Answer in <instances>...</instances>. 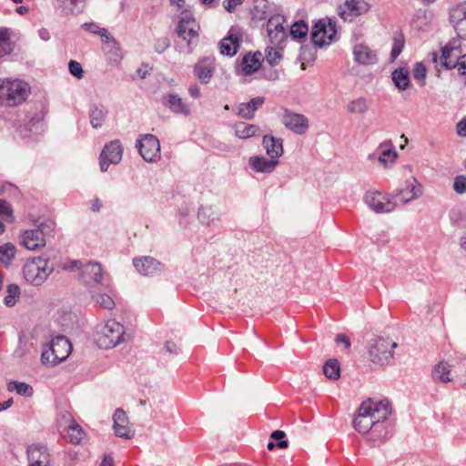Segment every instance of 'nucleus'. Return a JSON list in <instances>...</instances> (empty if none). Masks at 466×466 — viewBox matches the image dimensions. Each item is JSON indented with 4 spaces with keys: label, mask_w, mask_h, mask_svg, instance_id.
Here are the masks:
<instances>
[{
    "label": "nucleus",
    "mask_w": 466,
    "mask_h": 466,
    "mask_svg": "<svg viewBox=\"0 0 466 466\" xmlns=\"http://www.w3.org/2000/svg\"><path fill=\"white\" fill-rule=\"evenodd\" d=\"M422 186L415 178L412 179V182L410 181V193L411 194L410 200L420 198L422 195Z\"/></svg>",
    "instance_id": "nucleus-54"
},
{
    "label": "nucleus",
    "mask_w": 466,
    "mask_h": 466,
    "mask_svg": "<svg viewBox=\"0 0 466 466\" xmlns=\"http://www.w3.org/2000/svg\"><path fill=\"white\" fill-rule=\"evenodd\" d=\"M93 299L96 301V304L99 306L105 308V309H112L115 306V302L112 299V298L107 294H94Z\"/></svg>",
    "instance_id": "nucleus-48"
},
{
    "label": "nucleus",
    "mask_w": 466,
    "mask_h": 466,
    "mask_svg": "<svg viewBox=\"0 0 466 466\" xmlns=\"http://www.w3.org/2000/svg\"><path fill=\"white\" fill-rule=\"evenodd\" d=\"M392 81L399 89L408 87V69L401 67L392 72Z\"/></svg>",
    "instance_id": "nucleus-40"
},
{
    "label": "nucleus",
    "mask_w": 466,
    "mask_h": 466,
    "mask_svg": "<svg viewBox=\"0 0 466 466\" xmlns=\"http://www.w3.org/2000/svg\"><path fill=\"white\" fill-rule=\"evenodd\" d=\"M323 372L329 380H338L340 376V368L337 360H329L323 366Z\"/></svg>",
    "instance_id": "nucleus-37"
},
{
    "label": "nucleus",
    "mask_w": 466,
    "mask_h": 466,
    "mask_svg": "<svg viewBox=\"0 0 466 466\" xmlns=\"http://www.w3.org/2000/svg\"><path fill=\"white\" fill-rule=\"evenodd\" d=\"M369 9V4L364 0H346L339 14L344 21H352L354 17L365 14Z\"/></svg>",
    "instance_id": "nucleus-20"
},
{
    "label": "nucleus",
    "mask_w": 466,
    "mask_h": 466,
    "mask_svg": "<svg viewBox=\"0 0 466 466\" xmlns=\"http://www.w3.org/2000/svg\"><path fill=\"white\" fill-rule=\"evenodd\" d=\"M284 22L285 18L280 15L271 16L267 22L268 38L273 46H281L287 38Z\"/></svg>",
    "instance_id": "nucleus-15"
},
{
    "label": "nucleus",
    "mask_w": 466,
    "mask_h": 466,
    "mask_svg": "<svg viewBox=\"0 0 466 466\" xmlns=\"http://www.w3.org/2000/svg\"><path fill=\"white\" fill-rule=\"evenodd\" d=\"M198 218L203 225L209 226L219 220V214L212 207H201L198 212Z\"/></svg>",
    "instance_id": "nucleus-34"
},
{
    "label": "nucleus",
    "mask_w": 466,
    "mask_h": 466,
    "mask_svg": "<svg viewBox=\"0 0 466 466\" xmlns=\"http://www.w3.org/2000/svg\"><path fill=\"white\" fill-rule=\"evenodd\" d=\"M6 293L4 299L5 305L9 308L15 306L20 296V288L16 284H10L7 286Z\"/></svg>",
    "instance_id": "nucleus-42"
},
{
    "label": "nucleus",
    "mask_w": 466,
    "mask_h": 466,
    "mask_svg": "<svg viewBox=\"0 0 466 466\" xmlns=\"http://www.w3.org/2000/svg\"><path fill=\"white\" fill-rule=\"evenodd\" d=\"M216 69L215 58L204 57L194 66V74L201 84H208Z\"/></svg>",
    "instance_id": "nucleus-22"
},
{
    "label": "nucleus",
    "mask_w": 466,
    "mask_h": 466,
    "mask_svg": "<svg viewBox=\"0 0 466 466\" xmlns=\"http://www.w3.org/2000/svg\"><path fill=\"white\" fill-rule=\"evenodd\" d=\"M165 348L168 353L175 355H177L179 350L177 344L172 341H167Z\"/></svg>",
    "instance_id": "nucleus-62"
},
{
    "label": "nucleus",
    "mask_w": 466,
    "mask_h": 466,
    "mask_svg": "<svg viewBox=\"0 0 466 466\" xmlns=\"http://www.w3.org/2000/svg\"><path fill=\"white\" fill-rule=\"evenodd\" d=\"M450 21L459 33V27L466 25V4H461L450 11Z\"/></svg>",
    "instance_id": "nucleus-30"
},
{
    "label": "nucleus",
    "mask_w": 466,
    "mask_h": 466,
    "mask_svg": "<svg viewBox=\"0 0 466 466\" xmlns=\"http://www.w3.org/2000/svg\"><path fill=\"white\" fill-rule=\"evenodd\" d=\"M281 50L280 46H275L266 49V59L270 66H275L279 62Z\"/></svg>",
    "instance_id": "nucleus-45"
},
{
    "label": "nucleus",
    "mask_w": 466,
    "mask_h": 466,
    "mask_svg": "<svg viewBox=\"0 0 466 466\" xmlns=\"http://www.w3.org/2000/svg\"><path fill=\"white\" fill-rule=\"evenodd\" d=\"M106 116V111L103 107L95 106L89 114L90 124L94 128L101 127Z\"/></svg>",
    "instance_id": "nucleus-41"
},
{
    "label": "nucleus",
    "mask_w": 466,
    "mask_h": 466,
    "mask_svg": "<svg viewBox=\"0 0 466 466\" xmlns=\"http://www.w3.org/2000/svg\"><path fill=\"white\" fill-rule=\"evenodd\" d=\"M163 104L168 107L174 114L188 116L190 107L184 103L183 99L176 94H167L163 98Z\"/></svg>",
    "instance_id": "nucleus-25"
},
{
    "label": "nucleus",
    "mask_w": 466,
    "mask_h": 466,
    "mask_svg": "<svg viewBox=\"0 0 466 466\" xmlns=\"http://www.w3.org/2000/svg\"><path fill=\"white\" fill-rule=\"evenodd\" d=\"M244 0H225L224 7L228 12H233L236 7L243 3Z\"/></svg>",
    "instance_id": "nucleus-58"
},
{
    "label": "nucleus",
    "mask_w": 466,
    "mask_h": 466,
    "mask_svg": "<svg viewBox=\"0 0 466 466\" xmlns=\"http://www.w3.org/2000/svg\"><path fill=\"white\" fill-rule=\"evenodd\" d=\"M370 108L366 98L359 97L350 101L347 106V110L352 114H365Z\"/></svg>",
    "instance_id": "nucleus-36"
},
{
    "label": "nucleus",
    "mask_w": 466,
    "mask_h": 466,
    "mask_svg": "<svg viewBox=\"0 0 466 466\" xmlns=\"http://www.w3.org/2000/svg\"><path fill=\"white\" fill-rule=\"evenodd\" d=\"M286 434L283 431H274L270 438L273 440L278 441L277 447L279 449H286L289 446V442L287 440H285Z\"/></svg>",
    "instance_id": "nucleus-52"
},
{
    "label": "nucleus",
    "mask_w": 466,
    "mask_h": 466,
    "mask_svg": "<svg viewBox=\"0 0 466 466\" xmlns=\"http://www.w3.org/2000/svg\"><path fill=\"white\" fill-rule=\"evenodd\" d=\"M248 164L256 172L271 173L279 164V160L254 156L249 158Z\"/></svg>",
    "instance_id": "nucleus-27"
},
{
    "label": "nucleus",
    "mask_w": 466,
    "mask_h": 466,
    "mask_svg": "<svg viewBox=\"0 0 466 466\" xmlns=\"http://www.w3.org/2000/svg\"><path fill=\"white\" fill-rule=\"evenodd\" d=\"M125 335L124 326L114 319H110L97 333L96 341L101 349H111L123 342Z\"/></svg>",
    "instance_id": "nucleus-8"
},
{
    "label": "nucleus",
    "mask_w": 466,
    "mask_h": 466,
    "mask_svg": "<svg viewBox=\"0 0 466 466\" xmlns=\"http://www.w3.org/2000/svg\"><path fill=\"white\" fill-rule=\"evenodd\" d=\"M377 157L380 164L384 167H390L397 159L398 154L390 141L380 143L372 155L369 158Z\"/></svg>",
    "instance_id": "nucleus-19"
},
{
    "label": "nucleus",
    "mask_w": 466,
    "mask_h": 466,
    "mask_svg": "<svg viewBox=\"0 0 466 466\" xmlns=\"http://www.w3.org/2000/svg\"><path fill=\"white\" fill-rule=\"evenodd\" d=\"M54 266L46 256L35 257L23 267L25 279L33 286H41L54 271Z\"/></svg>",
    "instance_id": "nucleus-3"
},
{
    "label": "nucleus",
    "mask_w": 466,
    "mask_h": 466,
    "mask_svg": "<svg viewBox=\"0 0 466 466\" xmlns=\"http://www.w3.org/2000/svg\"><path fill=\"white\" fill-rule=\"evenodd\" d=\"M235 136L240 139H248L256 136L260 128L257 125L248 124L246 122H237L233 126Z\"/></svg>",
    "instance_id": "nucleus-29"
},
{
    "label": "nucleus",
    "mask_w": 466,
    "mask_h": 466,
    "mask_svg": "<svg viewBox=\"0 0 466 466\" xmlns=\"http://www.w3.org/2000/svg\"><path fill=\"white\" fill-rule=\"evenodd\" d=\"M308 25L304 21L300 20L292 25L290 34L293 38L299 39L305 37L308 34Z\"/></svg>",
    "instance_id": "nucleus-46"
},
{
    "label": "nucleus",
    "mask_w": 466,
    "mask_h": 466,
    "mask_svg": "<svg viewBox=\"0 0 466 466\" xmlns=\"http://www.w3.org/2000/svg\"><path fill=\"white\" fill-rule=\"evenodd\" d=\"M391 407L388 400L369 399L359 407L353 419V428L360 434L367 435L369 441L377 444L388 440L392 434L389 420Z\"/></svg>",
    "instance_id": "nucleus-1"
},
{
    "label": "nucleus",
    "mask_w": 466,
    "mask_h": 466,
    "mask_svg": "<svg viewBox=\"0 0 466 466\" xmlns=\"http://www.w3.org/2000/svg\"><path fill=\"white\" fill-rule=\"evenodd\" d=\"M170 46V41L167 36H162L156 39L154 44V49L157 53H164Z\"/></svg>",
    "instance_id": "nucleus-53"
},
{
    "label": "nucleus",
    "mask_w": 466,
    "mask_h": 466,
    "mask_svg": "<svg viewBox=\"0 0 466 466\" xmlns=\"http://www.w3.org/2000/svg\"><path fill=\"white\" fill-rule=\"evenodd\" d=\"M453 190L460 195L466 193V176L459 175L454 177Z\"/></svg>",
    "instance_id": "nucleus-50"
},
{
    "label": "nucleus",
    "mask_w": 466,
    "mask_h": 466,
    "mask_svg": "<svg viewBox=\"0 0 466 466\" xmlns=\"http://www.w3.org/2000/svg\"><path fill=\"white\" fill-rule=\"evenodd\" d=\"M65 270H78L79 279L81 281L89 287H94L97 284L108 287L109 284L106 282L104 273L100 264L96 262H88L83 265L79 260H72L63 265Z\"/></svg>",
    "instance_id": "nucleus-4"
},
{
    "label": "nucleus",
    "mask_w": 466,
    "mask_h": 466,
    "mask_svg": "<svg viewBox=\"0 0 466 466\" xmlns=\"http://www.w3.org/2000/svg\"><path fill=\"white\" fill-rule=\"evenodd\" d=\"M264 97L257 96L247 103H241L238 106L237 115L244 119L250 120L255 116V112L264 104Z\"/></svg>",
    "instance_id": "nucleus-24"
},
{
    "label": "nucleus",
    "mask_w": 466,
    "mask_h": 466,
    "mask_svg": "<svg viewBox=\"0 0 466 466\" xmlns=\"http://www.w3.org/2000/svg\"><path fill=\"white\" fill-rule=\"evenodd\" d=\"M356 62L362 65H371L377 61L375 53L367 46L357 45L353 50Z\"/></svg>",
    "instance_id": "nucleus-28"
},
{
    "label": "nucleus",
    "mask_w": 466,
    "mask_h": 466,
    "mask_svg": "<svg viewBox=\"0 0 466 466\" xmlns=\"http://www.w3.org/2000/svg\"><path fill=\"white\" fill-rule=\"evenodd\" d=\"M7 388L10 391L15 390L19 395L26 397L31 396L34 392L33 388L25 382L11 381Z\"/></svg>",
    "instance_id": "nucleus-43"
},
{
    "label": "nucleus",
    "mask_w": 466,
    "mask_h": 466,
    "mask_svg": "<svg viewBox=\"0 0 466 466\" xmlns=\"http://www.w3.org/2000/svg\"><path fill=\"white\" fill-rule=\"evenodd\" d=\"M336 342L342 343L346 349H349L350 347V341L349 338L344 334L337 335Z\"/></svg>",
    "instance_id": "nucleus-61"
},
{
    "label": "nucleus",
    "mask_w": 466,
    "mask_h": 466,
    "mask_svg": "<svg viewBox=\"0 0 466 466\" xmlns=\"http://www.w3.org/2000/svg\"><path fill=\"white\" fill-rule=\"evenodd\" d=\"M412 73L413 77L418 82L419 86H424L426 83V66L421 62H418L414 65Z\"/></svg>",
    "instance_id": "nucleus-47"
},
{
    "label": "nucleus",
    "mask_w": 466,
    "mask_h": 466,
    "mask_svg": "<svg viewBox=\"0 0 466 466\" xmlns=\"http://www.w3.org/2000/svg\"><path fill=\"white\" fill-rule=\"evenodd\" d=\"M465 50L461 37L451 39L442 48L439 57L440 65L445 69L455 68L458 61L462 57Z\"/></svg>",
    "instance_id": "nucleus-12"
},
{
    "label": "nucleus",
    "mask_w": 466,
    "mask_h": 466,
    "mask_svg": "<svg viewBox=\"0 0 466 466\" xmlns=\"http://www.w3.org/2000/svg\"><path fill=\"white\" fill-rule=\"evenodd\" d=\"M456 133L461 137H466V116L461 118L456 125Z\"/></svg>",
    "instance_id": "nucleus-57"
},
{
    "label": "nucleus",
    "mask_w": 466,
    "mask_h": 466,
    "mask_svg": "<svg viewBox=\"0 0 466 466\" xmlns=\"http://www.w3.org/2000/svg\"><path fill=\"white\" fill-rule=\"evenodd\" d=\"M200 26L193 15L188 12H182L178 17L176 33L179 38L187 43V47L192 50L198 41Z\"/></svg>",
    "instance_id": "nucleus-9"
},
{
    "label": "nucleus",
    "mask_w": 466,
    "mask_h": 466,
    "mask_svg": "<svg viewBox=\"0 0 466 466\" xmlns=\"http://www.w3.org/2000/svg\"><path fill=\"white\" fill-rule=\"evenodd\" d=\"M28 351V345L27 342L23 340L22 338L19 339V343L17 348L14 351V356L15 358H23L25 353Z\"/></svg>",
    "instance_id": "nucleus-55"
},
{
    "label": "nucleus",
    "mask_w": 466,
    "mask_h": 466,
    "mask_svg": "<svg viewBox=\"0 0 466 466\" xmlns=\"http://www.w3.org/2000/svg\"><path fill=\"white\" fill-rule=\"evenodd\" d=\"M57 5L67 15H78L84 10L85 0H56Z\"/></svg>",
    "instance_id": "nucleus-33"
},
{
    "label": "nucleus",
    "mask_w": 466,
    "mask_h": 466,
    "mask_svg": "<svg viewBox=\"0 0 466 466\" xmlns=\"http://www.w3.org/2000/svg\"><path fill=\"white\" fill-rule=\"evenodd\" d=\"M82 27L91 34L100 35L103 39H105V41L111 40L114 43L116 42L106 28L99 27L96 23H85L83 24Z\"/></svg>",
    "instance_id": "nucleus-38"
},
{
    "label": "nucleus",
    "mask_w": 466,
    "mask_h": 466,
    "mask_svg": "<svg viewBox=\"0 0 466 466\" xmlns=\"http://www.w3.org/2000/svg\"><path fill=\"white\" fill-rule=\"evenodd\" d=\"M113 429L116 436L130 440L135 431L130 427L127 413L122 409H116L113 415Z\"/></svg>",
    "instance_id": "nucleus-17"
},
{
    "label": "nucleus",
    "mask_w": 466,
    "mask_h": 466,
    "mask_svg": "<svg viewBox=\"0 0 466 466\" xmlns=\"http://www.w3.org/2000/svg\"><path fill=\"white\" fill-rule=\"evenodd\" d=\"M241 35L238 29L231 28L228 35L218 43L219 52L223 56H233L239 48Z\"/></svg>",
    "instance_id": "nucleus-21"
},
{
    "label": "nucleus",
    "mask_w": 466,
    "mask_h": 466,
    "mask_svg": "<svg viewBox=\"0 0 466 466\" xmlns=\"http://www.w3.org/2000/svg\"><path fill=\"white\" fill-rule=\"evenodd\" d=\"M432 377L435 380L447 383L452 380L451 365L446 361H440L432 370Z\"/></svg>",
    "instance_id": "nucleus-32"
},
{
    "label": "nucleus",
    "mask_w": 466,
    "mask_h": 466,
    "mask_svg": "<svg viewBox=\"0 0 466 466\" xmlns=\"http://www.w3.org/2000/svg\"><path fill=\"white\" fill-rule=\"evenodd\" d=\"M0 219L6 222H11L13 220L11 206L4 199H0Z\"/></svg>",
    "instance_id": "nucleus-49"
},
{
    "label": "nucleus",
    "mask_w": 466,
    "mask_h": 466,
    "mask_svg": "<svg viewBox=\"0 0 466 466\" xmlns=\"http://www.w3.org/2000/svg\"><path fill=\"white\" fill-rule=\"evenodd\" d=\"M27 466H51V455L48 449L40 444H33L27 451Z\"/></svg>",
    "instance_id": "nucleus-18"
},
{
    "label": "nucleus",
    "mask_w": 466,
    "mask_h": 466,
    "mask_svg": "<svg viewBox=\"0 0 466 466\" xmlns=\"http://www.w3.org/2000/svg\"><path fill=\"white\" fill-rule=\"evenodd\" d=\"M72 345L64 336L53 339L49 346L43 350L41 360L43 364L56 366L64 361L71 353Z\"/></svg>",
    "instance_id": "nucleus-6"
},
{
    "label": "nucleus",
    "mask_w": 466,
    "mask_h": 466,
    "mask_svg": "<svg viewBox=\"0 0 466 466\" xmlns=\"http://www.w3.org/2000/svg\"><path fill=\"white\" fill-rule=\"evenodd\" d=\"M69 425L67 426V435L70 442L77 444L83 439L85 433L82 428L68 415Z\"/></svg>",
    "instance_id": "nucleus-35"
},
{
    "label": "nucleus",
    "mask_w": 466,
    "mask_h": 466,
    "mask_svg": "<svg viewBox=\"0 0 466 466\" xmlns=\"http://www.w3.org/2000/svg\"><path fill=\"white\" fill-rule=\"evenodd\" d=\"M123 146L118 139H115L106 144L99 157L100 170L106 172L110 164H118L123 157Z\"/></svg>",
    "instance_id": "nucleus-14"
},
{
    "label": "nucleus",
    "mask_w": 466,
    "mask_h": 466,
    "mask_svg": "<svg viewBox=\"0 0 466 466\" xmlns=\"http://www.w3.org/2000/svg\"><path fill=\"white\" fill-rule=\"evenodd\" d=\"M394 195H400L398 198V207L403 206L408 202L407 191L405 189H400Z\"/></svg>",
    "instance_id": "nucleus-60"
},
{
    "label": "nucleus",
    "mask_w": 466,
    "mask_h": 466,
    "mask_svg": "<svg viewBox=\"0 0 466 466\" xmlns=\"http://www.w3.org/2000/svg\"><path fill=\"white\" fill-rule=\"evenodd\" d=\"M261 54L259 52L253 55L247 54L244 56L241 63L242 71L245 75H250L258 71L261 66L260 64Z\"/></svg>",
    "instance_id": "nucleus-31"
},
{
    "label": "nucleus",
    "mask_w": 466,
    "mask_h": 466,
    "mask_svg": "<svg viewBox=\"0 0 466 466\" xmlns=\"http://www.w3.org/2000/svg\"><path fill=\"white\" fill-rule=\"evenodd\" d=\"M16 248L12 243H5L0 246V261L9 265L15 256Z\"/></svg>",
    "instance_id": "nucleus-39"
},
{
    "label": "nucleus",
    "mask_w": 466,
    "mask_h": 466,
    "mask_svg": "<svg viewBox=\"0 0 466 466\" xmlns=\"http://www.w3.org/2000/svg\"><path fill=\"white\" fill-rule=\"evenodd\" d=\"M404 47V39H395L394 44L391 49L390 56L391 59L394 60L398 57V56L401 53L402 49Z\"/></svg>",
    "instance_id": "nucleus-56"
},
{
    "label": "nucleus",
    "mask_w": 466,
    "mask_h": 466,
    "mask_svg": "<svg viewBox=\"0 0 466 466\" xmlns=\"http://www.w3.org/2000/svg\"><path fill=\"white\" fill-rule=\"evenodd\" d=\"M188 93L189 95L194 97V98H198L200 96V88L197 85H194V86H191L189 88H188Z\"/></svg>",
    "instance_id": "nucleus-63"
},
{
    "label": "nucleus",
    "mask_w": 466,
    "mask_h": 466,
    "mask_svg": "<svg viewBox=\"0 0 466 466\" xmlns=\"http://www.w3.org/2000/svg\"><path fill=\"white\" fill-rule=\"evenodd\" d=\"M282 123L286 128L298 135H303L309 129V120L302 115L286 110Z\"/></svg>",
    "instance_id": "nucleus-16"
},
{
    "label": "nucleus",
    "mask_w": 466,
    "mask_h": 466,
    "mask_svg": "<svg viewBox=\"0 0 466 466\" xmlns=\"http://www.w3.org/2000/svg\"><path fill=\"white\" fill-rule=\"evenodd\" d=\"M68 69L70 74L77 79H82L84 77V70L81 64L77 61L70 60L68 63Z\"/></svg>",
    "instance_id": "nucleus-51"
},
{
    "label": "nucleus",
    "mask_w": 466,
    "mask_h": 466,
    "mask_svg": "<svg viewBox=\"0 0 466 466\" xmlns=\"http://www.w3.org/2000/svg\"><path fill=\"white\" fill-rule=\"evenodd\" d=\"M136 269L144 276H153L161 271V263L151 257L137 258L133 259Z\"/></svg>",
    "instance_id": "nucleus-23"
},
{
    "label": "nucleus",
    "mask_w": 466,
    "mask_h": 466,
    "mask_svg": "<svg viewBox=\"0 0 466 466\" xmlns=\"http://www.w3.org/2000/svg\"><path fill=\"white\" fill-rule=\"evenodd\" d=\"M55 223L52 220L39 222L35 228L21 234V244L28 250H37L46 245V237L53 232Z\"/></svg>",
    "instance_id": "nucleus-5"
},
{
    "label": "nucleus",
    "mask_w": 466,
    "mask_h": 466,
    "mask_svg": "<svg viewBox=\"0 0 466 466\" xmlns=\"http://www.w3.org/2000/svg\"><path fill=\"white\" fill-rule=\"evenodd\" d=\"M30 93L28 85L19 79L0 80V105L15 106L25 100Z\"/></svg>",
    "instance_id": "nucleus-2"
},
{
    "label": "nucleus",
    "mask_w": 466,
    "mask_h": 466,
    "mask_svg": "<svg viewBox=\"0 0 466 466\" xmlns=\"http://www.w3.org/2000/svg\"><path fill=\"white\" fill-rule=\"evenodd\" d=\"M459 245L461 249L466 254V231L460 237Z\"/></svg>",
    "instance_id": "nucleus-64"
},
{
    "label": "nucleus",
    "mask_w": 466,
    "mask_h": 466,
    "mask_svg": "<svg viewBox=\"0 0 466 466\" xmlns=\"http://www.w3.org/2000/svg\"><path fill=\"white\" fill-rule=\"evenodd\" d=\"M396 347L397 343L389 339L377 338L369 344V359L374 365H388L393 358L392 350Z\"/></svg>",
    "instance_id": "nucleus-7"
},
{
    "label": "nucleus",
    "mask_w": 466,
    "mask_h": 466,
    "mask_svg": "<svg viewBox=\"0 0 466 466\" xmlns=\"http://www.w3.org/2000/svg\"><path fill=\"white\" fill-rule=\"evenodd\" d=\"M337 35L336 23L330 18L319 19L311 31V40L315 46H329Z\"/></svg>",
    "instance_id": "nucleus-11"
},
{
    "label": "nucleus",
    "mask_w": 466,
    "mask_h": 466,
    "mask_svg": "<svg viewBox=\"0 0 466 466\" xmlns=\"http://www.w3.org/2000/svg\"><path fill=\"white\" fill-rule=\"evenodd\" d=\"M12 46L8 30L2 28L0 29V57L6 56L11 53Z\"/></svg>",
    "instance_id": "nucleus-44"
},
{
    "label": "nucleus",
    "mask_w": 466,
    "mask_h": 466,
    "mask_svg": "<svg viewBox=\"0 0 466 466\" xmlns=\"http://www.w3.org/2000/svg\"><path fill=\"white\" fill-rule=\"evenodd\" d=\"M455 68L461 75H466V52L463 54L462 57L458 61Z\"/></svg>",
    "instance_id": "nucleus-59"
},
{
    "label": "nucleus",
    "mask_w": 466,
    "mask_h": 466,
    "mask_svg": "<svg viewBox=\"0 0 466 466\" xmlns=\"http://www.w3.org/2000/svg\"><path fill=\"white\" fill-rule=\"evenodd\" d=\"M262 145L266 149L267 154L272 159L278 160L283 154V140L281 138L266 135L263 137Z\"/></svg>",
    "instance_id": "nucleus-26"
},
{
    "label": "nucleus",
    "mask_w": 466,
    "mask_h": 466,
    "mask_svg": "<svg viewBox=\"0 0 466 466\" xmlns=\"http://www.w3.org/2000/svg\"><path fill=\"white\" fill-rule=\"evenodd\" d=\"M400 195H386L370 190L364 196V202L376 213H388L398 208Z\"/></svg>",
    "instance_id": "nucleus-10"
},
{
    "label": "nucleus",
    "mask_w": 466,
    "mask_h": 466,
    "mask_svg": "<svg viewBox=\"0 0 466 466\" xmlns=\"http://www.w3.org/2000/svg\"><path fill=\"white\" fill-rule=\"evenodd\" d=\"M137 147L140 156L147 162H155L160 157V143L154 135H141L137 140Z\"/></svg>",
    "instance_id": "nucleus-13"
}]
</instances>
